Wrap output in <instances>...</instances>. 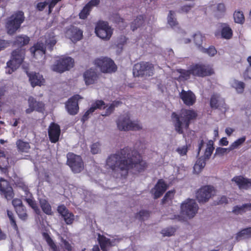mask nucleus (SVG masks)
Returning <instances> with one entry per match:
<instances>
[{"instance_id":"1","label":"nucleus","mask_w":251,"mask_h":251,"mask_svg":"<svg viewBox=\"0 0 251 251\" xmlns=\"http://www.w3.org/2000/svg\"><path fill=\"white\" fill-rule=\"evenodd\" d=\"M106 167L114 174L126 178L130 169L138 173L144 172L148 167L139 152L128 147L109 155L106 160Z\"/></svg>"},{"instance_id":"18","label":"nucleus","mask_w":251,"mask_h":251,"mask_svg":"<svg viewBox=\"0 0 251 251\" xmlns=\"http://www.w3.org/2000/svg\"><path fill=\"white\" fill-rule=\"evenodd\" d=\"M65 33L66 36L73 42L80 41L83 37V31L74 25L67 28Z\"/></svg>"},{"instance_id":"4","label":"nucleus","mask_w":251,"mask_h":251,"mask_svg":"<svg viewBox=\"0 0 251 251\" xmlns=\"http://www.w3.org/2000/svg\"><path fill=\"white\" fill-rule=\"evenodd\" d=\"M25 50L18 48L14 50L11 59L7 63L6 73L11 74L18 68L25 59Z\"/></svg>"},{"instance_id":"24","label":"nucleus","mask_w":251,"mask_h":251,"mask_svg":"<svg viewBox=\"0 0 251 251\" xmlns=\"http://www.w3.org/2000/svg\"><path fill=\"white\" fill-rule=\"evenodd\" d=\"M83 78L87 85L95 83L98 78V75L95 69L90 68L83 73Z\"/></svg>"},{"instance_id":"20","label":"nucleus","mask_w":251,"mask_h":251,"mask_svg":"<svg viewBox=\"0 0 251 251\" xmlns=\"http://www.w3.org/2000/svg\"><path fill=\"white\" fill-rule=\"evenodd\" d=\"M105 107V103L102 100H96L91 104V107L89 108L83 115L81 121L83 122L88 120L90 115H92L95 111L97 109H101L102 108Z\"/></svg>"},{"instance_id":"43","label":"nucleus","mask_w":251,"mask_h":251,"mask_svg":"<svg viewBox=\"0 0 251 251\" xmlns=\"http://www.w3.org/2000/svg\"><path fill=\"white\" fill-rule=\"evenodd\" d=\"M19 218L23 221H25L27 218L26 210L24 205L17 207L15 209Z\"/></svg>"},{"instance_id":"23","label":"nucleus","mask_w":251,"mask_h":251,"mask_svg":"<svg viewBox=\"0 0 251 251\" xmlns=\"http://www.w3.org/2000/svg\"><path fill=\"white\" fill-rule=\"evenodd\" d=\"M27 75L29 77V80L32 87L36 86H41L45 82L43 75L39 73L30 72L26 73Z\"/></svg>"},{"instance_id":"60","label":"nucleus","mask_w":251,"mask_h":251,"mask_svg":"<svg viewBox=\"0 0 251 251\" xmlns=\"http://www.w3.org/2000/svg\"><path fill=\"white\" fill-rule=\"evenodd\" d=\"M194 4H186L184 5L180 8V11L184 13H188L189 12L191 8L193 7Z\"/></svg>"},{"instance_id":"33","label":"nucleus","mask_w":251,"mask_h":251,"mask_svg":"<svg viewBox=\"0 0 251 251\" xmlns=\"http://www.w3.org/2000/svg\"><path fill=\"white\" fill-rule=\"evenodd\" d=\"M30 41L29 38L27 36L20 35L16 37L14 41V45L16 46L22 47L27 45Z\"/></svg>"},{"instance_id":"62","label":"nucleus","mask_w":251,"mask_h":251,"mask_svg":"<svg viewBox=\"0 0 251 251\" xmlns=\"http://www.w3.org/2000/svg\"><path fill=\"white\" fill-rule=\"evenodd\" d=\"M100 0H90L86 5L92 10L93 6H96L100 4Z\"/></svg>"},{"instance_id":"7","label":"nucleus","mask_w":251,"mask_h":251,"mask_svg":"<svg viewBox=\"0 0 251 251\" xmlns=\"http://www.w3.org/2000/svg\"><path fill=\"white\" fill-rule=\"evenodd\" d=\"M154 66L149 62H140L134 65L133 75L136 76H152L153 74Z\"/></svg>"},{"instance_id":"30","label":"nucleus","mask_w":251,"mask_h":251,"mask_svg":"<svg viewBox=\"0 0 251 251\" xmlns=\"http://www.w3.org/2000/svg\"><path fill=\"white\" fill-rule=\"evenodd\" d=\"M251 210V203H245L241 206L236 205L232 210V212L236 215L242 214L247 211Z\"/></svg>"},{"instance_id":"38","label":"nucleus","mask_w":251,"mask_h":251,"mask_svg":"<svg viewBox=\"0 0 251 251\" xmlns=\"http://www.w3.org/2000/svg\"><path fill=\"white\" fill-rule=\"evenodd\" d=\"M144 22V17L143 15L137 16L135 19L131 24V29L134 31L141 26Z\"/></svg>"},{"instance_id":"35","label":"nucleus","mask_w":251,"mask_h":251,"mask_svg":"<svg viewBox=\"0 0 251 251\" xmlns=\"http://www.w3.org/2000/svg\"><path fill=\"white\" fill-rule=\"evenodd\" d=\"M98 240L101 250L102 251H106L107 246L110 244V239L103 235L99 234Z\"/></svg>"},{"instance_id":"11","label":"nucleus","mask_w":251,"mask_h":251,"mask_svg":"<svg viewBox=\"0 0 251 251\" xmlns=\"http://www.w3.org/2000/svg\"><path fill=\"white\" fill-rule=\"evenodd\" d=\"M95 64L99 67L103 73H113L117 70V66L110 58L103 57L95 60Z\"/></svg>"},{"instance_id":"25","label":"nucleus","mask_w":251,"mask_h":251,"mask_svg":"<svg viewBox=\"0 0 251 251\" xmlns=\"http://www.w3.org/2000/svg\"><path fill=\"white\" fill-rule=\"evenodd\" d=\"M231 180L234 181L240 189H248L251 187V179L238 176H234Z\"/></svg>"},{"instance_id":"5","label":"nucleus","mask_w":251,"mask_h":251,"mask_svg":"<svg viewBox=\"0 0 251 251\" xmlns=\"http://www.w3.org/2000/svg\"><path fill=\"white\" fill-rule=\"evenodd\" d=\"M192 75L195 77H204L214 74L212 65L197 63L190 66Z\"/></svg>"},{"instance_id":"63","label":"nucleus","mask_w":251,"mask_h":251,"mask_svg":"<svg viewBox=\"0 0 251 251\" xmlns=\"http://www.w3.org/2000/svg\"><path fill=\"white\" fill-rule=\"evenodd\" d=\"M227 150L228 149L226 148H223L220 147L217 148L216 150L215 154L223 155L226 152Z\"/></svg>"},{"instance_id":"39","label":"nucleus","mask_w":251,"mask_h":251,"mask_svg":"<svg viewBox=\"0 0 251 251\" xmlns=\"http://www.w3.org/2000/svg\"><path fill=\"white\" fill-rule=\"evenodd\" d=\"M42 236L52 251H58L56 245L48 233L43 232Z\"/></svg>"},{"instance_id":"15","label":"nucleus","mask_w":251,"mask_h":251,"mask_svg":"<svg viewBox=\"0 0 251 251\" xmlns=\"http://www.w3.org/2000/svg\"><path fill=\"white\" fill-rule=\"evenodd\" d=\"M214 191V187L210 185L202 187L197 192L196 197L199 202H205L211 197Z\"/></svg>"},{"instance_id":"8","label":"nucleus","mask_w":251,"mask_h":251,"mask_svg":"<svg viewBox=\"0 0 251 251\" xmlns=\"http://www.w3.org/2000/svg\"><path fill=\"white\" fill-rule=\"evenodd\" d=\"M68 165L75 173H79L84 169V163L81 157L73 152L67 154Z\"/></svg>"},{"instance_id":"31","label":"nucleus","mask_w":251,"mask_h":251,"mask_svg":"<svg viewBox=\"0 0 251 251\" xmlns=\"http://www.w3.org/2000/svg\"><path fill=\"white\" fill-rule=\"evenodd\" d=\"M177 72L180 74L177 78L178 81L187 80L190 79V76L192 75L190 67L188 70H185L182 69H177Z\"/></svg>"},{"instance_id":"14","label":"nucleus","mask_w":251,"mask_h":251,"mask_svg":"<svg viewBox=\"0 0 251 251\" xmlns=\"http://www.w3.org/2000/svg\"><path fill=\"white\" fill-rule=\"evenodd\" d=\"M80 99H81L80 96L76 94L69 98L66 101L65 107L70 115H75L78 113L79 111L78 101Z\"/></svg>"},{"instance_id":"34","label":"nucleus","mask_w":251,"mask_h":251,"mask_svg":"<svg viewBox=\"0 0 251 251\" xmlns=\"http://www.w3.org/2000/svg\"><path fill=\"white\" fill-rule=\"evenodd\" d=\"M206 160L203 157L201 156L198 159L194 166V171L196 173H199L201 170L205 167L206 164Z\"/></svg>"},{"instance_id":"52","label":"nucleus","mask_w":251,"mask_h":251,"mask_svg":"<svg viewBox=\"0 0 251 251\" xmlns=\"http://www.w3.org/2000/svg\"><path fill=\"white\" fill-rule=\"evenodd\" d=\"M246 140V137L245 136L241 137L233 143H232L229 146V150H233L235 149H237L239 146L241 145Z\"/></svg>"},{"instance_id":"55","label":"nucleus","mask_w":251,"mask_h":251,"mask_svg":"<svg viewBox=\"0 0 251 251\" xmlns=\"http://www.w3.org/2000/svg\"><path fill=\"white\" fill-rule=\"evenodd\" d=\"M119 103V101L115 102V104L114 103H111L110 106L106 109L104 114H102V116H107L109 115L114 110L115 107L117 106Z\"/></svg>"},{"instance_id":"42","label":"nucleus","mask_w":251,"mask_h":251,"mask_svg":"<svg viewBox=\"0 0 251 251\" xmlns=\"http://www.w3.org/2000/svg\"><path fill=\"white\" fill-rule=\"evenodd\" d=\"M151 212L147 210H141L138 213H137L135 217L141 222L148 219L150 216Z\"/></svg>"},{"instance_id":"10","label":"nucleus","mask_w":251,"mask_h":251,"mask_svg":"<svg viewBox=\"0 0 251 251\" xmlns=\"http://www.w3.org/2000/svg\"><path fill=\"white\" fill-rule=\"evenodd\" d=\"M74 64V60L71 57H62L56 61L55 64L52 66V70L54 72L62 73L73 68Z\"/></svg>"},{"instance_id":"13","label":"nucleus","mask_w":251,"mask_h":251,"mask_svg":"<svg viewBox=\"0 0 251 251\" xmlns=\"http://www.w3.org/2000/svg\"><path fill=\"white\" fill-rule=\"evenodd\" d=\"M0 194L7 201L13 199L15 196L13 188L9 182L4 178H0Z\"/></svg>"},{"instance_id":"21","label":"nucleus","mask_w":251,"mask_h":251,"mask_svg":"<svg viewBox=\"0 0 251 251\" xmlns=\"http://www.w3.org/2000/svg\"><path fill=\"white\" fill-rule=\"evenodd\" d=\"M210 106L212 109H226V104L225 100L219 94H213L210 100Z\"/></svg>"},{"instance_id":"37","label":"nucleus","mask_w":251,"mask_h":251,"mask_svg":"<svg viewBox=\"0 0 251 251\" xmlns=\"http://www.w3.org/2000/svg\"><path fill=\"white\" fill-rule=\"evenodd\" d=\"M222 37L225 39H230L233 36V31L228 25H225L221 29Z\"/></svg>"},{"instance_id":"22","label":"nucleus","mask_w":251,"mask_h":251,"mask_svg":"<svg viewBox=\"0 0 251 251\" xmlns=\"http://www.w3.org/2000/svg\"><path fill=\"white\" fill-rule=\"evenodd\" d=\"M180 97L183 103L187 106H192L196 101V97L191 91H186L182 90L180 94Z\"/></svg>"},{"instance_id":"64","label":"nucleus","mask_w":251,"mask_h":251,"mask_svg":"<svg viewBox=\"0 0 251 251\" xmlns=\"http://www.w3.org/2000/svg\"><path fill=\"white\" fill-rule=\"evenodd\" d=\"M62 242L66 250H67L68 251H72V247L68 241H67L66 240L62 239Z\"/></svg>"},{"instance_id":"16","label":"nucleus","mask_w":251,"mask_h":251,"mask_svg":"<svg viewBox=\"0 0 251 251\" xmlns=\"http://www.w3.org/2000/svg\"><path fill=\"white\" fill-rule=\"evenodd\" d=\"M168 185L163 179H159L154 187L151 190V193L154 199L160 198L166 191Z\"/></svg>"},{"instance_id":"54","label":"nucleus","mask_w":251,"mask_h":251,"mask_svg":"<svg viewBox=\"0 0 251 251\" xmlns=\"http://www.w3.org/2000/svg\"><path fill=\"white\" fill-rule=\"evenodd\" d=\"M56 43V40L54 36L46 40V45L48 47L50 51H52L53 47Z\"/></svg>"},{"instance_id":"47","label":"nucleus","mask_w":251,"mask_h":251,"mask_svg":"<svg viewBox=\"0 0 251 251\" xmlns=\"http://www.w3.org/2000/svg\"><path fill=\"white\" fill-rule=\"evenodd\" d=\"M232 86L236 89L238 93H242L244 92L245 84L243 82L235 79Z\"/></svg>"},{"instance_id":"17","label":"nucleus","mask_w":251,"mask_h":251,"mask_svg":"<svg viewBox=\"0 0 251 251\" xmlns=\"http://www.w3.org/2000/svg\"><path fill=\"white\" fill-rule=\"evenodd\" d=\"M61 133L59 125L54 122L50 123L48 129V135L50 141L52 143H56L59 141Z\"/></svg>"},{"instance_id":"27","label":"nucleus","mask_w":251,"mask_h":251,"mask_svg":"<svg viewBox=\"0 0 251 251\" xmlns=\"http://www.w3.org/2000/svg\"><path fill=\"white\" fill-rule=\"evenodd\" d=\"M16 147L19 152L28 153L31 148L29 143L22 139H18L16 142Z\"/></svg>"},{"instance_id":"49","label":"nucleus","mask_w":251,"mask_h":251,"mask_svg":"<svg viewBox=\"0 0 251 251\" xmlns=\"http://www.w3.org/2000/svg\"><path fill=\"white\" fill-rule=\"evenodd\" d=\"M200 51L203 53L207 54L210 56H214L217 52L216 48L213 46H210L207 49L204 47L201 48Z\"/></svg>"},{"instance_id":"26","label":"nucleus","mask_w":251,"mask_h":251,"mask_svg":"<svg viewBox=\"0 0 251 251\" xmlns=\"http://www.w3.org/2000/svg\"><path fill=\"white\" fill-rule=\"evenodd\" d=\"M32 55L35 57L36 53L39 52L42 56L46 53V45L41 42H38L30 49Z\"/></svg>"},{"instance_id":"58","label":"nucleus","mask_w":251,"mask_h":251,"mask_svg":"<svg viewBox=\"0 0 251 251\" xmlns=\"http://www.w3.org/2000/svg\"><path fill=\"white\" fill-rule=\"evenodd\" d=\"M177 152L181 156L185 155L188 151V147L187 145L179 147L176 150Z\"/></svg>"},{"instance_id":"51","label":"nucleus","mask_w":251,"mask_h":251,"mask_svg":"<svg viewBox=\"0 0 251 251\" xmlns=\"http://www.w3.org/2000/svg\"><path fill=\"white\" fill-rule=\"evenodd\" d=\"M91 9L86 4L83 7L82 9L79 13V17L80 19H86L90 14Z\"/></svg>"},{"instance_id":"6","label":"nucleus","mask_w":251,"mask_h":251,"mask_svg":"<svg viewBox=\"0 0 251 251\" xmlns=\"http://www.w3.org/2000/svg\"><path fill=\"white\" fill-rule=\"evenodd\" d=\"M117 125L120 130H139L142 129V125L138 121H132L128 115L120 116L117 121Z\"/></svg>"},{"instance_id":"53","label":"nucleus","mask_w":251,"mask_h":251,"mask_svg":"<svg viewBox=\"0 0 251 251\" xmlns=\"http://www.w3.org/2000/svg\"><path fill=\"white\" fill-rule=\"evenodd\" d=\"M127 39L126 38L125 36L121 35L118 38L117 40V44L116 46L122 50L123 46L126 44Z\"/></svg>"},{"instance_id":"29","label":"nucleus","mask_w":251,"mask_h":251,"mask_svg":"<svg viewBox=\"0 0 251 251\" xmlns=\"http://www.w3.org/2000/svg\"><path fill=\"white\" fill-rule=\"evenodd\" d=\"M40 207L44 213L48 215H53L52 208L48 200L46 199H41L39 201Z\"/></svg>"},{"instance_id":"32","label":"nucleus","mask_w":251,"mask_h":251,"mask_svg":"<svg viewBox=\"0 0 251 251\" xmlns=\"http://www.w3.org/2000/svg\"><path fill=\"white\" fill-rule=\"evenodd\" d=\"M35 111L42 112L45 110V104L42 101H37L33 97L30 96L28 99V102H31Z\"/></svg>"},{"instance_id":"12","label":"nucleus","mask_w":251,"mask_h":251,"mask_svg":"<svg viewBox=\"0 0 251 251\" xmlns=\"http://www.w3.org/2000/svg\"><path fill=\"white\" fill-rule=\"evenodd\" d=\"M95 33L100 38L108 40L112 36L113 31L107 22L99 21L95 27Z\"/></svg>"},{"instance_id":"44","label":"nucleus","mask_w":251,"mask_h":251,"mask_svg":"<svg viewBox=\"0 0 251 251\" xmlns=\"http://www.w3.org/2000/svg\"><path fill=\"white\" fill-rule=\"evenodd\" d=\"M175 192L173 191H168L162 199L161 203L162 204H170L172 202V200L174 197Z\"/></svg>"},{"instance_id":"41","label":"nucleus","mask_w":251,"mask_h":251,"mask_svg":"<svg viewBox=\"0 0 251 251\" xmlns=\"http://www.w3.org/2000/svg\"><path fill=\"white\" fill-rule=\"evenodd\" d=\"M25 201L27 202L28 205L34 210L36 214L38 215L40 214V210L38 206L36 201L32 196H31L30 198H25Z\"/></svg>"},{"instance_id":"59","label":"nucleus","mask_w":251,"mask_h":251,"mask_svg":"<svg viewBox=\"0 0 251 251\" xmlns=\"http://www.w3.org/2000/svg\"><path fill=\"white\" fill-rule=\"evenodd\" d=\"M12 204L15 208V209L17 207H20L23 206L22 201L20 199H14L12 201Z\"/></svg>"},{"instance_id":"57","label":"nucleus","mask_w":251,"mask_h":251,"mask_svg":"<svg viewBox=\"0 0 251 251\" xmlns=\"http://www.w3.org/2000/svg\"><path fill=\"white\" fill-rule=\"evenodd\" d=\"M100 144L98 142L93 144L91 146V152L94 154L98 153L100 151Z\"/></svg>"},{"instance_id":"56","label":"nucleus","mask_w":251,"mask_h":251,"mask_svg":"<svg viewBox=\"0 0 251 251\" xmlns=\"http://www.w3.org/2000/svg\"><path fill=\"white\" fill-rule=\"evenodd\" d=\"M48 0V13L50 14L53 8L55 7V6L57 4L58 2L59 1H61L62 0H51L50 1Z\"/></svg>"},{"instance_id":"48","label":"nucleus","mask_w":251,"mask_h":251,"mask_svg":"<svg viewBox=\"0 0 251 251\" xmlns=\"http://www.w3.org/2000/svg\"><path fill=\"white\" fill-rule=\"evenodd\" d=\"M7 214L8 217L9 219L11 226H12V227L15 231L18 232L19 228L17 225L16 221L12 211L9 210H7Z\"/></svg>"},{"instance_id":"2","label":"nucleus","mask_w":251,"mask_h":251,"mask_svg":"<svg viewBox=\"0 0 251 251\" xmlns=\"http://www.w3.org/2000/svg\"><path fill=\"white\" fill-rule=\"evenodd\" d=\"M197 117V112L193 109H182L180 116L175 112L171 115L175 130L179 134H183L184 132L183 125L184 127L187 129L191 122L195 120Z\"/></svg>"},{"instance_id":"9","label":"nucleus","mask_w":251,"mask_h":251,"mask_svg":"<svg viewBox=\"0 0 251 251\" xmlns=\"http://www.w3.org/2000/svg\"><path fill=\"white\" fill-rule=\"evenodd\" d=\"M199 207L195 201L187 199L181 205V212L189 219L193 218L198 212Z\"/></svg>"},{"instance_id":"50","label":"nucleus","mask_w":251,"mask_h":251,"mask_svg":"<svg viewBox=\"0 0 251 251\" xmlns=\"http://www.w3.org/2000/svg\"><path fill=\"white\" fill-rule=\"evenodd\" d=\"M176 231V228L174 227H168L163 229L161 231V233L163 235V237H170L174 235Z\"/></svg>"},{"instance_id":"28","label":"nucleus","mask_w":251,"mask_h":251,"mask_svg":"<svg viewBox=\"0 0 251 251\" xmlns=\"http://www.w3.org/2000/svg\"><path fill=\"white\" fill-rule=\"evenodd\" d=\"M250 238H251V227L241 229L237 233L235 237V239L237 241Z\"/></svg>"},{"instance_id":"46","label":"nucleus","mask_w":251,"mask_h":251,"mask_svg":"<svg viewBox=\"0 0 251 251\" xmlns=\"http://www.w3.org/2000/svg\"><path fill=\"white\" fill-rule=\"evenodd\" d=\"M175 12L172 10L169 11L168 16V24L172 27H174L178 25V23L175 17Z\"/></svg>"},{"instance_id":"40","label":"nucleus","mask_w":251,"mask_h":251,"mask_svg":"<svg viewBox=\"0 0 251 251\" xmlns=\"http://www.w3.org/2000/svg\"><path fill=\"white\" fill-rule=\"evenodd\" d=\"M204 39V36L199 32L195 34L193 36L194 42L200 50H201V48H203L202 45Z\"/></svg>"},{"instance_id":"36","label":"nucleus","mask_w":251,"mask_h":251,"mask_svg":"<svg viewBox=\"0 0 251 251\" xmlns=\"http://www.w3.org/2000/svg\"><path fill=\"white\" fill-rule=\"evenodd\" d=\"M214 150V142L210 140L207 143L206 148L205 150L203 157L205 159H209Z\"/></svg>"},{"instance_id":"3","label":"nucleus","mask_w":251,"mask_h":251,"mask_svg":"<svg viewBox=\"0 0 251 251\" xmlns=\"http://www.w3.org/2000/svg\"><path fill=\"white\" fill-rule=\"evenodd\" d=\"M24 13L18 11L8 17L5 24L7 32L9 35H13L20 28L25 21Z\"/></svg>"},{"instance_id":"61","label":"nucleus","mask_w":251,"mask_h":251,"mask_svg":"<svg viewBox=\"0 0 251 251\" xmlns=\"http://www.w3.org/2000/svg\"><path fill=\"white\" fill-rule=\"evenodd\" d=\"M48 4L47 1L38 2L36 5V9L39 11H42Z\"/></svg>"},{"instance_id":"45","label":"nucleus","mask_w":251,"mask_h":251,"mask_svg":"<svg viewBox=\"0 0 251 251\" xmlns=\"http://www.w3.org/2000/svg\"><path fill=\"white\" fill-rule=\"evenodd\" d=\"M233 17L236 23L243 24L245 22V17L242 11H235L233 14Z\"/></svg>"},{"instance_id":"19","label":"nucleus","mask_w":251,"mask_h":251,"mask_svg":"<svg viewBox=\"0 0 251 251\" xmlns=\"http://www.w3.org/2000/svg\"><path fill=\"white\" fill-rule=\"evenodd\" d=\"M57 210L67 225H70L73 223L75 220V215L64 204L58 205Z\"/></svg>"}]
</instances>
